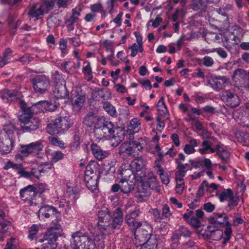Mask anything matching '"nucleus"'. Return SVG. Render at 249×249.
Here are the masks:
<instances>
[{"instance_id": "obj_48", "label": "nucleus", "mask_w": 249, "mask_h": 249, "mask_svg": "<svg viewBox=\"0 0 249 249\" xmlns=\"http://www.w3.org/2000/svg\"><path fill=\"white\" fill-rule=\"evenodd\" d=\"M105 233H107L104 230H100L98 228V230H95L94 232H92L95 241L102 242H103L105 239Z\"/></svg>"}, {"instance_id": "obj_13", "label": "nucleus", "mask_w": 249, "mask_h": 249, "mask_svg": "<svg viewBox=\"0 0 249 249\" xmlns=\"http://www.w3.org/2000/svg\"><path fill=\"white\" fill-rule=\"evenodd\" d=\"M61 213L56 208L52 205H44L38 211V217H44L46 218L55 217L57 219L60 218Z\"/></svg>"}, {"instance_id": "obj_53", "label": "nucleus", "mask_w": 249, "mask_h": 249, "mask_svg": "<svg viewBox=\"0 0 249 249\" xmlns=\"http://www.w3.org/2000/svg\"><path fill=\"white\" fill-rule=\"evenodd\" d=\"M231 36L230 35L229 36H225L222 38L223 46L229 51L231 50L233 46V43L230 41V40H231Z\"/></svg>"}, {"instance_id": "obj_54", "label": "nucleus", "mask_w": 249, "mask_h": 249, "mask_svg": "<svg viewBox=\"0 0 249 249\" xmlns=\"http://www.w3.org/2000/svg\"><path fill=\"white\" fill-rule=\"evenodd\" d=\"M41 105L46 110L53 111L55 109V106H53L52 104L47 101H41L38 102L35 106Z\"/></svg>"}, {"instance_id": "obj_35", "label": "nucleus", "mask_w": 249, "mask_h": 249, "mask_svg": "<svg viewBox=\"0 0 249 249\" xmlns=\"http://www.w3.org/2000/svg\"><path fill=\"white\" fill-rule=\"evenodd\" d=\"M216 149L217 154L222 160V162L225 163L230 156V152L225 149L219 144L216 145Z\"/></svg>"}, {"instance_id": "obj_9", "label": "nucleus", "mask_w": 249, "mask_h": 249, "mask_svg": "<svg viewBox=\"0 0 249 249\" xmlns=\"http://www.w3.org/2000/svg\"><path fill=\"white\" fill-rule=\"evenodd\" d=\"M112 215L110 210L106 207L102 208L98 212V228L104 230L108 234L109 226L112 219Z\"/></svg>"}, {"instance_id": "obj_37", "label": "nucleus", "mask_w": 249, "mask_h": 249, "mask_svg": "<svg viewBox=\"0 0 249 249\" xmlns=\"http://www.w3.org/2000/svg\"><path fill=\"white\" fill-rule=\"evenodd\" d=\"M33 114L34 112L32 111L31 108H27L22 111L21 114L18 117V120L21 123L34 119V118H33Z\"/></svg>"}, {"instance_id": "obj_27", "label": "nucleus", "mask_w": 249, "mask_h": 249, "mask_svg": "<svg viewBox=\"0 0 249 249\" xmlns=\"http://www.w3.org/2000/svg\"><path fill=\"white\" fill-rule=\"evenodd\" d=\"M54 121L57 122V125L61 132L67 130L72 124L71 120L66 116L64 117L59 116L56 118Z\"/></svg>"}, {"instance_id": "obj_46", "label": "nucleus", "mask_w": 249, "mask_h": 249, "mask_svg": "<svg viewBox=\"0 0 249 249\" xmlns=\"http://www.w3.org/2000/svg\"><path fill=\"white\" fill-rule=\"evenodd\" d=\"M226 228L225 230L223 233L224 234V237H223V241H222V245L225 246L226 244L228 242L231 238V235L232 233V230L231 227V224L226 225Z\"/></svg>"}, {"instance_id": "obj_32", "label": "nucleus", "mask_w": 249, "mask_h": 249, "mask_svg": "<svg viewBox=\"0 0 249 249\" xmlns=\"http://www.w3.org/2000/svg\"><path fill=\"white\" fill-rule=\"evenodd\" d=\"M209 0H192L191 7L195 11L205 12Z\"/></svg>"}, {"instance_id": "obj_8", "label": "nucleus", "mask_w": 249, "mask_h": 249, "mask_svg": "<svg viewBox=\"0 0 249 249\" xmlns=\"http://www.w3.org/2000/svg\"><path fill=\"white\" fill-rule=\"evenodd\" d=\"M33 88L36 93L44 94L50 86L49 77L45 75H38L30 79Z\"/></svg>"}, {"instance_id": "obj_29", "label": "nucleus", "mask_w": 249, "mask_h": 249, "mask_svg": "<svg viewBox=\"0 0 249 249\" xmlns=\"http://www.w3.org/2000/svg\"><path fill=\"white\" fill-rule=\"evenodd\" d=\"M157 108L160 116L165 119L169 118V111L164 102V97L161 96L157 104Z\"/></svg>"}, {"instance_id": "obj_11", "label": "nucleus", "mask_w": 249, "mask_h": 249, "mask_svg": "<svg viewBox=\"0 0 249 249\" xmlns=\"http://www.w3.org/2000/svg\"><path fill=\"white\" fill-rule=\"evenodd\" d=\"M123 220L122 210L120 207H118L113 211L112 213L108 234L113 232L115 229H120L123 224Z\"/></svg>"}, {"instance_id": "obj_31", "label": "nucleus", "mask_w": 249, "mask_h": 249, "mask_svg": "<svg viewBox=\"0 0 249 249\" xmlns=\"http://www.w3.org/2000/svg\"><path fill=\"white\" fill-rule=\"evenodd\" d=\"M53 94L56 99L66 98L69 96V93L64 85H57L53 90Z\"/></svg>"}, {"instance_id": "obj_6", "label": "nucleus", "mask_w": 249, "mask_h": 249, "mask_svg": "<svg viewBox=\"0 0 249 249\" xmlns=\"http://www.w3.org/2000/svg\"><path fill=\"white\" fill-rule=\"evenodd\" d=\"M146 161L142 157H137L132 160L130 164H127V167H131L134 171L133 178L136 180L145 179Z\"/></svg>"}, {"instance_id": "obj_50", "label": "nucleus", "mask_w": 249, "mask_h": 249, "mask_svg": "<svg viewBox=\"0 0 249 249\" xmlns=\"http://www.w3.org/2000/svg\"><path fill=\"white\" fill-rule=\"evenodd\" d=\"M205 188L207 191H209V183L206 180H204L199 186L196 194L197 197L202 196L204 195Z\"/></svg>"}, {"instance_id": "obj_5", "label": "nucleus", "mask_w": 249, "mask_h": 249, "mask_svg": "<svg viewBox=\"0 0 249 249\" xmlns=\"http://www.w3.org/2000/svg\"><path fill=\"white\" fill-rule=\"evenodd\" d=\"M143 142L142 139L124 142L119 148V154L120 156L126 154L128 156L136 157L143 149Z\"/></svg>"}, {"instance_id": "obj_60", "label": "nucleus", "mask_w": 249, "mask_h": 249, "mask_svg": "<svg viewBox=\"0 0 249 249\" xmlns=\"http://www.w3.org/2000/svg\"><path fill=\"white\" fill-rule=\"evenodd\" d=\"M166 119H164L162 116H158L156 118V121L158 123L157 125V130L161 132L162 129L165 127V123H164V120Z\"/></svg>"}, {"instance_id": "obj_62", "label": "nucleus", "mask_w": 249, "mask_h": 249, "mask_svg": "<svg viewBox=\"0 0 249 249\" xmlns=\"http://www.w3.org/2000/svg\"><path fill=\"white\" fill-rule=\"evenodd\" d=\"M239 201V199L238 197H235L233 195H232V196L228 200V206L231 209L238 204Z\"/></svg>"}, {"instance_id": "obj_25", "label": "nucleus", "mask_w": 249, "mask_h": 249, "mask_svg": "<svg viewBox=\"0 0 249 249\" xmlns=\"http://www.w3.org/2000/svg\"><path fill=\"white\" fill-rule=\"evenodd\" d=\"M100 176L99 164L95 161H90L86 166L85 176Z\"/></svg>"}, {"instance_id": "obj_36", "label": "nucleus", "mask_w": 249, "mask_h": 249, "mask_svg": "<svg viewBox=\"0 0 249 249\" xmlns=\"http://www.w3.org/2000/svg\"><path fill=\"white\" fill-rule=\"evenodd\" d=\"M39 226L36 224H33L30 228L29 230V234L28 235V238L30 241L35 240L36 242H38V240L40 238L37 237V234L39 231Z\"/></svg>"}, {"instance_id": "obj_24", "label": "nucleus", "mask_w": 249, "mask_h": 249, "mask_svg": "<svg viewBox=\"0 0 249 249\" xmlns=\"http://www.w3.org/2000/svg\"><path fill=\"white\" fill-rule=\"evenodd\" d=\"M90 148L94 157L99 160H103L109 155L108 151L103 150L95 143H93L91 144Z\"/></svg>"}, {"instance_id": "obj_1", "label": "nucleus", "mask_w": 249, "mask_h": 249, "mask_svg": "<svg viewBox=\"0 0 249 249\" xmlns=\"http://www.w3.org/2000/svg\"><path fill=\"white\" fill-rule=\"evenodd\" d=\"M93 132L97 139L110 140L114 146L123 141L125 136L124 128L115 126L112 122L104 119L98 121L94 126Z\"/></svg>"}, {"instance_id": "obj_21", "label": "nucleus", "mask_w": 249, "mask_h": 249, "mask_svg": "<svg viewBox=\"0 0 249 249\" xmlns=\"http://www.w3.org/2000/svg\"><path fill=\"white\" fill-rule=\"evenodd\" d=\"M213 216L210 219V223L213 225H216L217 226H224L229 225L228 217L225 213H213Z\"/></svg>"}, {"instance_id": "obj_22", "label": "nucleus", "mask_w": 249, "mask_h": 249, "mask_svg": "<svg viewBox=\"0 0 249 249\" xmlns=\"http://www.w3.org/2000/svg\"><path fill=\"white\" fill-rule=\"evenodd\" d=\"M118 174L120 177L118 178L124 180H130L132 177V180L135 179L133 178L134 171L131 167H127V165H122L117 171Z\"/></svg>"}, {"instance_id": "obj_59", "label": "nucleus", "mask_w": 249, "mask_h": 249, "mask_svg": "<svg viewBox=\"0 0 249 249\" xmlns=\"http://www.w3.org/2000/svg\"><path fill=\"white\" fill-rule=\"evenodd\" d=\"M158 173L161 179V182L164 184H168L169 183V178L167 174L165 173L163 169H160L158 171Z\"/></svg>"}, {"instance_id": "obj_4", "label": "nucleus", "mask_w": 249, "mask_h": 249, "mask_svg": "<svg viewBox=\"0 0 249 249\" xmlns=\"http://www.w3.org/2000/svg\"><path fill=\"white\" fill-rule=\"evenodd\" d=\"M149 176V179L147 181L140 180V184L137 187L136 196L138 198L142 200L150 195L151 189H155L157 192H160V190L156 176L152 173H150Z\"/></svg>"}, {"instance_id": "obj_43", "label": "nucleus", "mask_w": 249, "mask_h": 249, "mask_svg": "<svg viewBox=\"0 0 249 249\" xmlns=\"http://www.w3.org/2000/svg\"><path fill=\"white\" fill-rule=\"evenodd\" d=\"M233 195V192L231 189H224L218 195V197L221 202L229 200Z\"/></svg>"}, {"instance_id": "obj_15", "label": "nucleus", "mask_w": 249, "mask_h": 249, "mask_svg": "<svg viewBox=\"0 0 249 249\" xmlns=\"http://www.w3.org/2000/svg\"><path fill=\"white\" fill-rule=\"evenodd\" d=\"M43 145L38 141L30 143L28 144L21 145L20 152L25 157L30 154H35L42 150Z\"/></svg>"}, {"instance_id": "obj_61", "label": "nucleus", "mask_w": 249, "mask_h": 249, "mask_svg": "<svg viewBox=\"0 0 249 249\" xmlns=\"http://www.w3.org/2000/svg\"><path fill=\"white\" fill-rule=\"evenodd\" d=\"M189 221L188 224L195 228H199L201 226V223L200 220L195 216L191 217Z\"/></svg>"}, {"instance_id": "obj_16", "label": "nucleus", "mask_w": 249, "mask_h": 249, "mask_svg": "<svg viewBox=\"0 0 249 249\" xmlns=\"http://www.w3.org/2000/svg\"><path fill=\"white\" fill-rule=\"evenodd\" d=\"M209 83L214 90L219 91L229 84V79L226 76H214L211 78Z\"/></svg>"}, {"instance_id": "obj_3", "label": "nucleus", "mask_w": 249, "mask_h": 249, "mask_svg": "<svg viewBox=\"0 0 249 249\" xmlns=\"http://www.w3.org/2000/svg\"><path fill=\"white\" fill-rule=\"evenodd\" d=\"M71 237V249H97L94 240L86 232L76 231L72 233Z\"/></svg>"}, {"instance_id": "obj_23", "label": "nucleus", "mask_w": 249, "mask_h": 249, "mask_svg": "<svg viewBox=\"0 0 249 249\" xmlns=\"http://www.w3.org/2000/svg\"><path fill=\"white\" fill-rule=\"evenodd\" d=\"M100 176H85L84 180L87 187L92 192H95L98 190V180L100 179Z\"/></svg>"}, {"instance_id": "obj_12", "label": "nucleus", "mask_w": 249, "mask_h": 249, "mask_svg": "<svg viewBox=\"0 0 249 249\" xmlns=\"http://www.w3.org/2000/svg\"><path fill=\"white\" fill-rule=\"evenodd\" d=\"M21 199L25 202H28L30 205H36L35 198L36 197L34 190V185H29L21 189L19 192Z\"/></svg>"}, {"instance_id": "obj_56", "label": "nucleus", "mask_w": 249, "mask_h": 249, "mask_svg": "<svg viewBox=\"0 0 249 249\" xmlns=\"http://www.w3.org/2000/svg\"><path fill=\"white\" fill-rule=\"evenodd\" d=\"M51 161L56 162L64 158V154L60 151H56L51 154Z\"/></svg>"}, {"instance_id": "obj_51", "label": "nucleus", "mask_w": 249, "mask_h": 249, "mask_svg": "<svg viewBox=\"0 0 249 249\" xmlns=\"http://www.w3.org/2000/svg\"><path fill=\"white\" fill-rule=\"evenodd\" d=\"M50 143L53 145L59 146L61 148H65L66 146L62 141L60 140L58 137H51L49 139Z\"/></svg>"}, {"instance_id": "obj_14", "label": "nucleus", "mask_w": 249, "mask_h": 249, "mask_svg": "<svg viewBox=\"0 0 249 249\" xmlns=\"http://www.w3.org/2000/svg\"><path fill=\"white\" fill-rule=\"evenodd\" d=\"M86 98L85 94L80 89H73L71 91V103L73 107L79 110L83 106Z\"/></svg>"}, {"instance_id": "obj_28", "label": "nucleus", "mask_w": 249, "mask_h": 249, "mask_svg": "<svg viewBox=\"0 0 249 249\" xmlns=\"http://www.w3.org/2000/svg\"><path fill=\"white\" fill-rule=\"evenodd\" d=\"M45 13L42 7H37L36 5H33L28 12V16L30 18H35V20L42 18Z\"/></svg>"}, {"instance_id": "obj_58", "label": "nucleus", "mask_w": 249, "mask_h": 249, "mask_svg": "<svg viewBox=\"0 0 249 249\" xmlns=\"http://www.w3.org/2000/svg\"><path fill=\"white\" fill-rule=\"evenodd\" d=\"M240 139L239 141L244 143L245 145L249 144V133L246 131L240 132L238 133Z\"/></svg>"}, {"instance_id": "obj_17", "label": "nucleus", "mask_w": 249, "mask_h": 249, "mask_svg": "<svg viewBox=\"0 0 249 249\" xmlns=\"http://www.w3.org/2000/svg\"><path fill=\"white\" fill-rule=\"evenodd\" d=\"M248 74L242 69H236L232 75V79L241 87L249 89V83L245 80L248 78Z\"/></svg>"}, {"instance_id": "obj_52", "label": "nucleus", "mask_w": 249, "mask_h": 249, "mask_svg": "<svg viewBox=\"0 0 249 249\" xmlns=\"http://www.w3.org/2000/svg\"><path fill=\"white\" fill-rule=\"evenodd\" d=\"M70 198H67L66 196L64 198H61L59 202V208H64L67 207L68 209H70L71 208L72 203L71 201L70 200L71 196H69Z\"/></svg>"}, {"instance_id": "obj_41", "label": "nucleus", "mask_w": 249, "mask_h": 249, "mask_svg": "<svg viewBox=\"0 0 249 249\" xmlns=\"http://www.w3.org/2000/svg\"><path fill=\"white\" fill-rule=\"evenodd\" d=\"M61 66L68 73H73L76 69L74 62L71 61H65L61 64Z\"/></svg>"}, {"instance_id": "obj_30", "label": "nucleus", "mask_w": 249, "mask_h": 249, "mask_svg": "<svg viewBox=\"0 0 249 249\" xmlns=\"http://www.w3.org/2000/svg\"><path fill=\"white\" fill-rule=\"evenodd\" d=\"M119 183L121 185V192L124 194H128L134 190L135 181L131 180L120 179Z\"/></svg>"}, {"instance_id": "obj_49", "label": "nucleus", "mask_w": 249, "mask_h": 249, "mask_svg": "<svg viewBox=\"0 0 249 249\" xmlns=\"http://www.w3.org/2000/svg\"><path fill=\"white\" fill-rule=\"evenodd\" d=\"M87 65L82 69V72L85 76L88 78V80L89 81L92 78V72L90 64L89 62H86Z\"/></svg>"}, {"instance_id": "obj_33", "label": "nucleus", "mask_w": 249, "mask_h": 249, "mask_svg": "<svg viewBox=\"0 0 249 249\" xmlns=\"http://www.w3.org/2000/svg\"><path fill=\"white\" fill-rule=\"evenodd\" d=\"M158 246V240L155 234H152L142 246L140 249H156Z\"/></svg>"}, {"instance_id": "obj_57", "label": "nucleus", "mask_w": 249, "mask_h": 249, "mask_svg": "<svg viewBox=\"0 0 249 249\" xmlns=\"http://www.w3.org/2000/svg\"><path fill=\"white\" fill-rule=\"evenodd\" d=\"M103 107L105 110L111 116H114L116 113V111L114 108V107L108 102H106L104 103Z\"/></svg>"}, {"instance_id": "obj_42", "label": "nucleus", "mask_w": 249, "mask_h": 249, "mask_svg": "<svg viewBox=\"0 0 249 249\" xmlns=\"http://www.w3.org/2000/svg\"><path fill=\"white\" fill-rule=\"evenodd\" d=\"M17 95V91L14 90H9L8 89H5L1 92L0 97L1 99L5 101L8 102L10 98L15 97Z\"/></svg>"}, {"instance_id": "obj_26", "label": "nucleus", "mask_w": 249, "mask_h": 249, "mask_svg": "<svg viewBox=\"0 0 249 249\" xmlns=\"http://www.w3.org/2000/svg\"><path fill=\"white\" fill-rule=\"evenodd\" d=\"M192 235V231L188 228L184 226H180L176 230L171 237L172 240H177L180 238L181 236L184 237H190Z\"/></svg>"}, {"instance_id": "obj_45", "label": "nucleus", "mask_w": 249, "mask_h": 249, "mask_svg": "<svg viewBox=\"0 0 249 249\" xmlns=\"http://www.w3.org/2000/svg\"><path fill=\"white\" fill-rule=\"evenodd\" d=\"M161 216H162V220H169L170 217L172 216V213L168 204H165L162 206L161 209Z\"/></svg>"}, {"instance_id": "obj_7", "label": "nucleus", "mask_w": 249, "mask_h": 249, "mask_svg": "<svg viewBox=\"0 0 249 249\" xmlns=\"http://www.w3.org/2000/svg\"><path fill=\"white\" fill-rule=\"evenodd\" d=\"M60 236L59 232L48 230L43 237L38 240V243H43L41 249H56L57 246L56 241Z\"/></svg>"}, {"instance_id": "obj_38", "label": "nucleus", "mask_w": 249, "mask_h": 249, "mask_svg": "<svg viewBox=\"0 0 249 249\" xmlns=\"http://www.w3.org/2000/svg\"><path fill=\"white\" fill-rule=\"evenodd\" d=\"M189 143L186 144L183 148L184 152L187 154H191L195 153L196 151L195 147L197 146V142L196 140L195 139H191Z\"/></svg>"}, {"instance_id": "obj_63", "label": "nucleus", "mask_w": 249, "mask_h": 249, "mask_svg": "<svg viewBox=\"0 0 249 249\" xmlns=\"http://www.w3.org/2000/svg\"><path fill=\"white\" fill-rule=\"evenodd\" d=\"M218 226H217L216 225H213L211 223L210 225H209L207 227L204 234L207 237H208L209 234L217 230L218 229Z\"/></svg>"}, {"instance_id": "obj_44", "label": "nucleus", "mask_w": 249, "mask_h": 249, "mask_svg": "<svg viewBox=\"0 0 249 249\" xmlns=\"http://www.w3.org/2000/svg\"><path fill=\"white\" fill-rule=\"evenodd\" d=\"M55 0H43L40 5V7L45 11L46 13H48L49 12L52 10L54 7V2Z\"/></svg>"}, {"instance_id": "obj_47", "label": "nucleus", "mask_w": 249, "mask_h": 249, "mask_svg": "<svg viewBox=\"0 0 249 249\" xmlns=\"http://www.w3.org/2000/svg\"><path fill=\"white\" fill-rule=\"evenodd\" d=\"M149 213L153 216L154 220L155 222H161L162 218V216H161V213L160 210L158 208H152L149 210Z\"/></svg>"}, {"instance_id": "obj_2", "label": "nucleus", "mask_w": 249, "mask_h": 249, "mask_svg": "<svg viewBox=\"0 0 249 249\" xmlns=\"http://www.w3.org/2000/svg\"><path fill=\"white\" fill-rule=\"evenodd\" d=\"M16 130L15 124L11 122L3 125L0 131V152L2 155L11 152L15 143L14 134Z\"/></svg>"}, {"instance_id": "obj_55", "label": "nucleus", "mask_w": 249, "mask_h": 249, "mask_svg": "<svg viewBox=\"0 0 249 249\" xmlns=\"http://www.w3.org/2000/svg\"><path fill=\"white\" fill-rule=\"evenodd\" d=\"M223 236V232L222 230L218 229L213 232L209 235L208 238L213 240L218 241L221 239Z\"/></svg>"}, {"instance_id": "obj_10", "label": "nucleus", "mask_w": 249, "mask_h": 249, "mask_svg": "<svg viewBox=\"0 0 249 249\" xmlns=\"http://www.w3.org/2000/svg\"><path fill=\"white\" fill-rule=\"evenodd\" d=\"M142 213L140 209L135 208L133 210L129 211L125 215V222L131 230L136 231L142 226V222L140 221Z\"/></svg>"}, {"instance_id": "obj_19", "label": "nucleus", "mask_w": 249, "mask_h": 249, "mask_svg": "<svg viewBox=\"0 0 249 249\" xmlns=\"http://www.w3.org/2000/svg\"><path fill=\"white\" fill-rule=\"evenodd\" d=\"M20 130L24 133L31 132L39 128V120L34 118L20 123Z\"/></svg>"}, {"instance_id": "obj_64", "label": "nucleus", "mask_w": 249, "mask_h": 249, "mask_svg": "<svg viewBox=\"0 0 249 249\" xmlns=\"http://www.w3.org/2000/svg\"><path fill=\"white\" fill-rule=\"evenodd\" d=\"M55 1H56L57 5L59 8H66L72 3L71 0H55Z\"/></svg>"}, {"instance_id": "obj_20", "label": "nucleus", "mask_w": 249, "mask_h": 249, "mask_svg": "<svg viewBox=\"0 0 249 249\" xmlns=\"http://www.w3.org/2000/svg\"><path fill=\"white\" fill-rule=\"evenodd\" d=\"M53 168V164L50 161L37 163L36 172L33 173L34 177L39 179L42 176L48 173Z\"/></svg>"}, {"instance_id": "obj_34", "label": "nucleus", "mask_w": 249, "mask_h": 249, "mask_svg": "<svg viewBox=\"0 0 249 249\" xmlns=\"http://www.w3.org/2000/svg\"><path fill=\"white\" fill-rule=\"evenodd\" d=\"M102 119H100L95 116L94 113L92 112H89L85 117L83 121V123L87 127H90L93 124L94 126L96 125L99 120H101Z\"/></svg>"}, {"instance_id": "obj_40", "label": "nucleus", "mask_w": 249, "mask_h": 249, "mask_svg": "<svg viewBox=\"0 0 249 249\" xmlns=\"http://www.w3.org/2000/svg\"><path fill=\"white\" fill-rule=\"evenodd\" d=\"M46 130L47 132L51 135L56 134L61 132L57 125V122L54 120L47 125Z\"/></svg>"}, {"instance_id": "obj_18", "label": "nucleus", "mask_w": 249, "mask_h": 249, "mask_svg": "<svg viewBox=\"0 0 249 249\" xmlns=\"http://www.w3.org/2000/svg\"><path fill=\"white\" fill-rule=\"evenodd\" d=\"M222 99L227 106L232 108L238 106L240 103L239 97L229 90L223 91Z\"/></svg>"}, {"instance_id": "obj_39", "label": "nucleus", "mask_w": 249, "mask_h": 249, "mask_svg": "<svg viewBox=\"0 0 249 249\" xmlns=\"http://www.w3.org/2000/svg\"><path fill=\"white\" fill-rule=\"evenodd\" d=\"M81 135L78 131L74 132L72 140L70 143V147L72 150H75L79 147L81 142Z\"/></svg>"}]
</instances>
